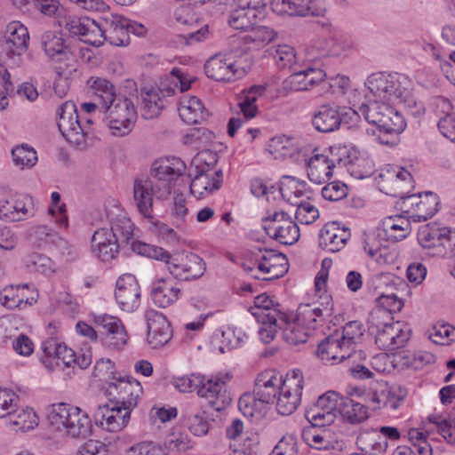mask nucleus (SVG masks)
Instances as JSON below:
<instances>
[{"instance_id":"obj_30","label":"nucleus","mask_w":455,"mask_h":455,"mask_svg":"<svg viewBox=\"0 0 455 455\" xmlns=\"http://www.w3.org/2000/svg\"><path fill=\"white\" fill-rule=\"evenodd\" d=\"M284 379L274 371H265L258 375L253 393L256 397L268 404L277 398L281 387H283Z\"/></svg>"},{"instance_id":"obj_2","label":"nucleus","mask_w":455,"mask_h":455,"mask_svg":"<svg viewBox=\"0 0 455 455\" xmlns=\"http://www.w3.org/2000/svg\"><path fill=\"white\" fill-rule=\"evenodd\" d=\"M134 224L124 214H117L110 220L108 232L124 248L130 245L132 251L164 262L169 273L177 280L192 281L202 277L206 263L196 253L170 254L164 249L134 240Z\"/></svg>"},{"instance_id":"obj_58","label":"nucleus","mask_w":455,"mask_h":455,"mask_svg":"<svg viewBox=\"0 0 455 455\" xmlns=\"http://www.w3.org/2000/svg\"><path fill=\"white\" fill-rule=\"evenodd\" d=\"M188 216V208L187 207V199L183 194L174 193L173 206L171 210L172 224L176 228H181L187 221Z\"/></svg>"},{"instance_id":"obj_23","label":"nucleus","mask_w":455,"mask_h":455,"mask_svg":"<svg viewBox=\"0 0 455 455\" xmlns=\"http://www.w3.org/2000/svg\"><path fill=\"white\" fill-rule=\"evenodd\" d=\"M103 43L108 41L115 46H124L130 43V20L117 14H110L100 20Z\"/></svg>"},{"instance_id":"obj_24","label":"nucleus","mask_w":455,"mask_h":455,"mask_svg":"<svg viewBox=\"0 0 455 455\" xmlns=\"http://www.w3.org/2000/svg\"><path fill=\"white\" fill-rule=\"evenodd\" d=\"M29 34L28 28L20 21H12L7 25L4 49L6 55L13 59L14 64H20V56L28 47Z\"/></svg>"},{"instance_id":"obj_12","label":"nucleus","mask_w":455,"mask_h":455,"mask_svg":"<svg viewBox=\"0 0 455 455\" xmlns=\"http://www.w3.org/2000/svg\"><path fill=\"white\" fill-rule=\"evenodd\" d=\"M263 228L273 239L285 245L295 243L299 238V228L285 212H275L263 220Z\"/></svg>"},{"instance_id":"obj_13","label":"nucleus","mask_w":455,"mask_h":455,"mask_svg":"<svg viewBox=\"0 0 455 455\" xmlns=\"http://www.w3.org/2000/svg\"><path fill=\"white\" fill-rule=\"evenodd\" d=\"M340 395L335 391H328L320 395L317 401L305 411L307 420L314 427L331 425L338 414Z\"/></svg>"},{"instance_id":"obj_47","label":"nucleus","mask_w":455,"mask_h":455,"mask_svg":"<svg viewBox=\"0 0 455 455\" xmlns=\"http://www.w3.org/2000/svg\"><path fill=\"white\" fill-rule=\"evenodd\" d=\"M251 254L254 258L256 267L261 273L269 271V268L274 267L275 265H281V263L287 261L286 256L283 253L267 248L255 247L251 251Z\"/></svg>"},{"instance_id":"obj_37","label":"nucleus","mask_w":455,"mask_h":455,"mask_svg":"<svg viewBox=\"0 0 455 455\" xmlns=\"http://www.w3.org/2000/svg\"><path fill=\"white\" fill-rule=\"evenodd\" d=\"M279 191L283 198L291 205L298 204L303 198L309 199L312 195V190L306 181L291 176L282 178Z\"/></svg>"},{"instance_id":"obj_22","label":"nucleus","mask_w":455,"mask_h":455,"mask_svg":"<svg viewBox=\"0 0 455 455\" xmlns=\"http://www.w3.org/2000/svg\"><path fill=\"white\" fill-rule=\"evenodd\" d=\"M272 10L277 14L290 16H323L326 11L318 0H272Z\"/></svg>"},{"instance_id":"obj_14","label":"nucleus","mask_w":455,"mask_h":455,"mask_svg":"<svg viewBox=\"0 0 455 455\" xmlns=\"http://www.w3.org/2000/svg\"><path fill=\"white\" fill-rule=\"evenodd\" d=\"M59 23L70 36H78L85 44L93 46L103 44L100 20L97 21L86 16L68 15L65 16L64 20H60Z\"/></svg>"},{"instance_id":"obj_16","label":"nucleus","mask_w":455,"mask_h":455,"mask_svg":"<svg viewBox=\"0 0 455 455\" xmlns=\"http://www.w3.org/2000/svg\"><path fill=\"white\" fill-rule=\"evenodd\" d=\"M266 92V87L260 84H255L241 92L238 106L243 117H232L228 124V133L234 137L236 131L242 127L244 120L254 118L259 114V108L256 104L258 99Z\"/></svg>"},{"instance_id":"obj_60","label":"nucleus","mask_w":455,"mask_h":455,"mask_svg":"<svg viewBox=\"0 0 455 455\" xmlns=\"http://www.w3.org/2000/svg\"><path fill=\"white\" fill-rule=\"evenodd\" d=\"M294 205L297 206L295 219L300 224L309 225L319 218L318 209L310 202L302 199Z\"/></svg>"},{"instance_id":"obj_63","label":"nucleus","mask_w":455,"mask_h":455,"mask_svg":"<svg viewBox=\"0 0 455 455\" xmlns=\"http://www.w3.org/2000/svg\"><path fill=\"white\" fill-rule=\"evenodd\" d=\"M147 220H148V229L151 233L168 243H174L177 241V234L173 228H170L164 222L155 220L154 217Z\"/></svg>"},{"instance_id":"obj_45","label":"nucleus","mask_w":455,"mask_h":455,"mask_svg":"<svg viewBox=\"0 0 455 455\" xmlns=\"http://www.w3.org/2000/svg\"><path fill=\"white\" fill-rule=\"evenodd\" d=\"M268 403L259 401L256 395L244 394L238 401V408L244 417L259 421L266 415Z\"/></svg>"},{"instance_id":"obj_56","label":"nucleus","mask_w":455,"mask_h":455,"mask_svg":"<svg viewBox=\"0 0 455 455\" xmlns=\"http://www.w3.org/2000/svg\"><path fill=\"white\" fill-rule=\"evenodd\" d=\"M167 80H171V84L168 87L163 85L161 89V91H165L167 95L175 94L176 91L186 92L190 88L192 83V79L188 77L179 68L172 69Z\"/></svg>"},{"instance_id":"obj_49","label":"nucleus","mask_w":455,"mask_h":455,"mask_svg":"<svg viewBox=\"0 0 455 455\" xmlns=\"http://www.w3.org/2000/svg\"><path fill=\"white\" fill-rule=\"evenodd\" d=\"M8 416L10 423L17 426L22 432L34 429L38 425V418L34 410L29 407L19 408L17 405Z\"/></svg>"},{"instance_id":"obj_40","label":"nucleus","mask_w":455,"mask_h":455,"mask_svg":"<svg viewBox=\"0 0 455 455\" xmlns=\"http://www.w3.org/2000/svg\"><path fill=\"white\" fill-rule=\"evenodd\" d=\"M179 115L188 124H200L208 114L197 97H183L180 101Z\"/></svg>"},{"instance_id":"obj_64","label":"nucleus","mask_w":455,"mask_h":455,"mask_svg":"<svg viewBox=\"0 0 455 455\" xmlns=\"http://www.w3.org/2000/svg\"><path fill=\"white\" fill-rule=\"evenodd\" d=\"M273 56L279 68H291L296 60L294 49L287 44L278 45Z\"/></svg>"},{"instance_id":"obj_52","label":"nucleus","mask_w":455,"mask_h":455,"mask_svg":"<svg viewBox=\"0 0 455 455\" xmlns=\"http://www.w3.org/2000/svg\"><path fill=\"white\" fill-rule=\"evenodd\" d=\"M27 268L30 272L51 275L55 272L54 262L47 256L37 252L28 255L24 259Z\"/></svg>"},{"instance_id":"obj_15","label":"nucleus","mask_w":455,"mask_h":455,"mask_svg":"<svg viewBox=\"0 0 455 455\" xmlns=\"http://www.w3.org/2000/svg\"><path fill=\"white\" fill-rule=\"evenodd\" d=\"M57 116V124L62 136L72 144L79 146L84 143L86 132L80 124L75 103L65 101L58 108Z\"/></svg>"},{"instance_id":"obj_39","label":"nucleus","mask_w":455,"mask_h":455,"mask_svg":"<svg viewBox=\"0 0 455 455\" xmlns=\"http://www.w3.org/2000/svg\"><path fill=\"white\" fill-rule=\"evenodd\" d=\"M367 399L372 410L386 408L393 411L400 407L403 400L386 384H379L377 388L371 389L367 395Z\"/></svg>"},{"instance_id":"obj_29","label":"nucleus","mask_w":455,"mask_h":455,"mask_svg":"<svg viewBox=\"0 0 455 455\" xmlns=\"http://www.w3.org/2000/svg\"><path fill=\"white\" fill-rule=\"evenodd\" d=\"M221 170L210 171L204 168L197 171L190 183V193L197 199H202L220 189L222 182Z\"/></svg>"},{"instance_id":"obj_1","label":"nucleus","mask_w":455,"mask_h":455,"mask_svg":"<svg viewBox=\"0 0 455 455\" xmlns=\"http://www.w3.org/2000/svg\"><path fill=\"white\" fill-rule=\"evenodd\" d=\"M365 85L369 103L359 107V113L371 124L377 126L378 140L382 145L395 146L406 128L403 116L391 105L399 103L412 90V82L399 73H374L368 76Z\"/></svg>"},{"instance_id":"obj_59","label":"nucleus","mask_w":455,"mask_h":455,"mask_svg":"<svg viewBox=\"0 0 455 455\" xmlns=\"http://www.w3.org/2000/svg\"><path fill=\"white\" fill-rule=\"evenodd\" d=\"M12 159L16 165L24 167H32L37 162V155L36 150L28 146H18L12 151Z\"/></svg>"},{"instance_id":"obj_35","label":"nucleus","mask_w":455,"mask_h":455,"mask_svg":"<svg viewBox=\"0 0 455 455\" xmlns=\"http://www.w3.org/2000/svg\"><path fill=\"white\" fill-rule=\"evenodd\" d=\"M34 215L33 199L30 196L8 201H0V219L5 221H20L27 216Z\"/></svg>"},{"instance_id":"obj_25","label":"nucleus","mask_w":455,"mask_h":455,"mask_svg":"<svg viewBox=\"0 0 455 455\" xmlns=\"http://www.w3.org/2000/svg\"><path fill=\"white\" fill-rule=\"evenodd\" d=\"M145 318L148 323L147 339L150 346L158 348L167 344L172 331L165 315L156 310L148 309L145 313Z\"/></svg>"},{"instance_id":"obj_11","label":"nucleus","mask_w":455,"mask_h":455,"mask_svg":"<svg viewBox=\"0 0 455 455\" xmlns=\"http://www.w3.org/2000/svg\"><path fill=\"white\" fill-rule=\"evenodd\" d=\"M303 390V375L300 370L296 369L289 371L281 387L280 393L275 399L276 410L281 415L292 414L301 402Z\"/></svg>"},{"instance_id":"obj_54","label":"nucleus","mask_w":455,"mask_h":455,"mask_svg":"<svg viewBox=\"0 0 455 455\" xmlns=\"http://www.w3.org/2000/svg\"><path fill=\"white\" fill-rule=\"evenodd\" d=\"M364 327L360 321H350L345 324L342 329L340 339L343 340V345L347 346V350H351L353 354L355 353V346L357 339H361L363 335Z\"/></svg>"},{"instance_id":"obj_51","label":"nucleus","mask_w":455,"mask_h":455,"mask_svg":"<svg viewBox=\"0 0 455 455\" xmlns=\"http://www.w3.org/2000/svg\"><path fill=\"white\" fill-rule=\"evenodd\" d=\"M448 228L425 226L418 234V241L425 248H440Z\"/></svg>"},{"instance_id":"obj_9","label":"nucleus","mask_w":455,"mask_h":455,"mask_svg":"<svg viewBox=\"0 0 455 455\" xmlns=\"http://www.w3.org/2000/svg\"><path fill=\"white\" fill-rule=\"evenodd\" d=\"M142 394L140 383L132 377L115 378L109 382L106 395L111 403L120 406L130 413L137 406L138 399Z\"/></svg>"},{"instance_id":"obj_34","label":"nucleus","mask_w":455,"mask_h":455,"mask_svg":"<svg viewBox=\"0 0 455 455\" xmlns=\"http://www.w3.org/2000/svg\"><path fill=\"white\" fill-rule=\"evenodd\" d=\"M259 7V1L252 3L247 0L238 9L230 12L228 20L229 26L237 30H250L257 23Z\"/></svg>"},{"instance_id":"obj_18","label":"nucleus","mask_w":455,"mask_h":455,"mask_svg":"<svg viewBox=\"0 0 455 455\" xmlns=\"http://www.w3.org/2000/svg\"><path fill=\"white\" fill-rule=\"evenodd\" d=\"M352 116H361L362 115L359 109L355 111L336 105H323L314 115L312 124L318 132H331L338 130L342 122L347 123V116L351 119Z\"/></svg>"},{"instance_id":"obj_6","label":"nucleus","mask_w":455,"mask_h":455,"mask_svg":"<svg viewBox=\"0 0 455 455\" xmlns=\"http://www.w3.org/2000/svg\"><path fill=\"white\" fill-rule=\"evenodd\" d=\"M47 419L56 430H65L73 438L86 437L91 431V419L87 413L68 403L51 405L47 411Z\"/></svg>"},{"instance_id":"obj_61","label":"nucleus","mask_w":455,"mask_h":455,"mask_svg":"<svg viewBox=\"0 0 455 455\" xmlns=\"http://www.w3.org/2000/svg\"><path fill=\"white\" fill-rule=\"evenodd\" d=\"M249 34L245 36L244 40L246 42H251L256 46H263L272 42L275 37V33L273 29L266 26L255 25L249 30Z\"/></svg>"},{"instance_id":"obj_17","label":"nucleus","mask_w":455,"mask_h":455,"mask_svg":"<svg viewBox=\"0 0 455 455\" xmlns=\"http://www.w3.org/2000/svg\"><path fill=\"white\" fill-rule=\"evenodd\" d=\"M228 373H219L206 377L198 388V395L209 400V404L217 411H220L229 403L230 398L226 394V385L230 380Z\"/></svg>"},{"instance_id":"obj_33","label":"nucleus","mask_w":455,"mask_h":455,"mask_svg":"<svg viewBox=\"0 0 455 455\" xmlns=\"http://www.w3.org/2000/svg\"><path fill=\"white\" fill-rule=\"evenodd\" d=\"M316 354L323 361L326 362H343L354 355L351 350H347V346L343 345V340L338 332L328 336L323 340L318 345Z\"/></svg>"},{"instance_id":"obj_26","label":"nucleus","mask_w":455,"mask_h":455,"mask_svg":"<svg viewBox=\"0 0 455 455\" xmlns=\"http://www.w3.org/2000/svg\"><path fill=\"white\" fill-rule=\"evenodd\" d=\"M94 323L104 331V344L114 349H120L127 342V333L122 321L115 316L101 315L94 317Z\"/></svg>"},{"instance_id":"obj_36","label":"nucleus","mask_w":455,"mask_h":455,"mask_svg":"<svg viewBox=\"0 0 455 455\" xmlns=\"http://www.w3.org/2000/svg\"><path fill=\"white\" fill-rule=\"evenodd\" d=\"M358 448L366 455H382L387 451L388 442L377 428H362L356 438Z\"/></svg>"},{"instance_id":"obj_43","label":"nucleus","mask_w":455,"mask_h":455,"mask_svg":"<svg viewBox=\"0 0 455 455\" xmlns=\"http://www.w3.org/2000/svg\"><path fill=\"white\" fill-rule=\"evenodd\" d=\"M339 414L350 424H359L369 417L368 408L350 397L340 395Z\"/></svg>"},{"instance_id":"obj_20","label":"nucleus","mask_w":455,"mask_h":455,"mask_svg":"<svg viewBox=\"0 0 455 455\" xmlns=\"http://www.w3.org/2000/svg\"><path fill=\"white\" fill-rule=\"evenodd\" d=\"M93 419L95 424L100 428L116 433L124 429L130 421L131 413L124 411L120 406L112 403L98 405L94 413Z\"/></svg>"},{"instance_id":"obj_5","label":"nucleus","mask_w":455,"mask_h":455,"mask_svg":"<svg viewBox=\"0 0 455 455\" xmlns=\"http://www.w3.org/2000/svg\"><path fill=\"white\" fill-rule=\"evenodd\" d=\"M393 317L383 309H374L368 319V331L375 336V343L383 350H395L404 346L409 332L403 330L400 322L393 323Z\"/></svg>"},{"instance_id":"obj_38","label":"nucleus","mask_w":455,"mask_h":455,"mask_svg":"<svg viewBox=\"0 0 455 455\" xmlns=\"http://www.w3.org/2000/svg\"><path fill=\"white\" fill-rule=\"evenodd\" d=\"M180 294V289L172 280L162 278L154 283L151 290L153 302L160 307H167L175 303Z\"/></svg>"},{"instance_id":"obj_4","label":"nucleus","mask_w":455,"mask_h":455,"mask_svg":"<svg viewBox=\"0 0 455 455\" xmlns=\"http://www.w3.org/2000/svg\"><path fill=\"white\" fill-rule=\"evenodd\" d=\"M346 146H332L330 148L331 156L324 154H314L305 159L307 177L315 184H323L332 177L333 168L336 164L347 166L351 175L355 179H364L372 173V166L368 160L356 158L351 160L347 155Z\"/></svg>"},{"instance_id":"obj_27","label":"nucleus","mask_w":455,"mask_h":455,"mask_svg":"<svg viewBox=\"0 0 455 455\" xmlns=\"http://www.w3.org/2000/svg\"><path fill=\"white\" fill-rule=\"evenodd\" d=\"M351 236L347 228L340 227L338 222L325 224L319 233V246L330 252L339 251L343 249Z\"/></svg>"},{"instance_id":"obj_41","label":"nucleus","mask_w":455,"mask_h":455,"mask_svg":"<svg viewBox=\"0 0 455 455\" xmlns=\"http://www.w3.org/2000/svg\"><path fill=\"white\" fill-rule=\"evenodd\" d=\"M87 85L91 92L100 100L102 110L119 97L114 84L106 78L92 76L88 79Z\"/></svg>"},{"instance_id":"obj_7","label":"nucleus","mask_w":455,"mask_h":455,"mask_svg":"<svg viewBox=\"0 0 455 455\" xmlns=\"http://www.w3.org/2000/svg\"><path fill=\"white\" fill-rule=\"evenodd\" d=\"M251 312L261 324L258 331L259 339L265 344L270 343L276 335V326L285 323V312L282 310L279 303H275L267 294L255 298Z\"/></svg>"},{"instance_id":"obj_62","label":"nucleus","mask_w":455,"mask_h":455,"mask_svg":"<svg viewBox=\"0 0 455 455\" xmlns=\"http://www.w3.org/2000/svg\"><path fill=\"white\" fill-rule=\"evenodd\" d=\"M428 420L436 427L437 432L449 443L455 445V424L441 416H429Z\"/></svg>"},{"instance_id":"obj_19","label":"nucleus","mask_w":455,"mask_h":455,"mask_svg":"<svg viewBox=\"0 0 455 455\" xmlns=\"http://www.w3.org/2000/svg\"><path fill=\"white\" fill-rule=\"evenodd\" d=\"M206 76L217 82H230L242 78L245 70L235 65L232 58L222 54L212 56L204 64Z\"/></svg>"},{"instance_id":"obj_53","label":"nucleus","mask_w":455,"mask_h":455,"mask_svg":"<svg viewBox=\"0 0 455 455\" xmlns=\"http://www.w3.org/2000/svg\"><path fill=\"white\" fill-rule=\"evenodd\" d=\"M419 197L420 200L412 202L411 204L416 205L419 213V218L427 220L438 212L439 197L431 191L425 192L423 196L419 194Z\"/></svg>"},{"instance_id":"obj_10","label":"nucleus","mask_w":455,"mask_h":455,"mask_svg":"<svg viewBox=\"0 0 455 455\" xmlns=\"http://www.w3.org/2000/svg\"><path fill=\"white\" fill-rule=\"evenodd\" d=\"M320 300L311 304H301L297 310L295 320L309 333L318 325L330 320L334 313V305L330 294L323 293Z\"/></svg>"},{"instance_id":"obj_46","label":"nucleus","mask_w":455,"mask_h":455,"mask_svg":"<svg viewBox=\"0 0 455 455\" xmlns=\"http://www.w3.org/2000/svg\"><path fill=\"white\" fill-rule=\"evenodd\" d=\"M28 286L23 285H9L0 291V303L10 309L22 307L23 305H31L28 297L25 294Z\"/></svg>"},{"instance_id":"obj_21","label":"nucleus","mask_w":455,"mask_h":455,"mask_svg":"<svg viewBox=\"0 0 455 455\" xmlns=\"http://www.w3.org/2000/svg\"><path fill=\"white\" fill-rule=\"evenodd\" d=\"M115 299L125 312H133L140 305V287L132 275H124L116 281Z\"/></svg>"},{"instance_id":"obj_55","label":"nucleus","mask_w":455,"mask_h":455,"mask_svg":"<svg viewBox=\"0 0 455 455\" xmlns=\"http://www.w3.org/2000/svg\"><path fill=\"white\" fill-rule=\"evenodd\" d=\"M44 351L48 357L54 355L57 365L60 364V362L66 366H70L71 363H76V353L64 344L52 341L50 343V347H44Z\"/></svg>"},{"instance_id":"obj_8","label":"nucleus","mask_w":455,"mask_h":455,"mask_svg":"<svg viewBox=\"0 0 455 455\" xmlns=\"http://www.w3.org/2000/svg\"><path fill=\"white\" fill-rule=\"evenodd\" d=\"M103 111L108 113V127L112 135L123 137L133 129L137 120V111L131 99L119 96Z\"/></svg>"},{"instance_id":"obj_32","label":"nucleus","mask_w":455,"mask_h":455,"mask_svg":"<svg viewBox=\"0 0 455 455\" xmlns=\"http://www.w3.org/2000/svg\"><path fill=\"white\" fill-rule=\"evenodd\" d=\"M122 248L124 247L110 235L108 228H100L94 232L92 251L100 260L110 261L117 256Z\"/></svg>"},{"instance_id":"obj_48","label":"nucleus","mask_w":455,"mask_h":455,"mask_svg":"<svg viewBox=\"0 0 455 455\" xmlns=\"http://www.w3.org/2000/svg\"><path fill=\"white\" fill-rule=\"evenodd\" d=\"M283 331V339L290 345L297 346L307 342L309 333L295 319L291 322L289 315L285 313V323L276 326V332Z\"/></svg>"},{"instance_id":"obj_50","label":"nucleus","mask_w":455,"mask_h":455,"mask_svg":"<svg viewBox=\"0 0 455 455\" xmlns=\"http://www.w3.org/2000/svg\"><path fill=\"white\" fill-rule=\"evenodd\" d=\"M164 103L155 89L141 92V116L145 119H152L159 116Z\"/></svg>"},{"instance_id":"obj_44","label":"nucleus","mask_w":455,"mask_h":455,"mask_svg":"<svg viewBox=\"0 0 455 455\" xmlns=\"http://www.w3.org/2000/svg\"><path fill=\"white\" fill-rule=\"evenodd\" d=\"M383 230L387 240L398 242L407 237L411 231L410 220L402 216H390L383 221Z\"/></svg>"},{"instance_id":"obj_28","label":"nucleus","mask_w":455,"mask_h":455,"mask_svg":"<svg viewBox=\"0 0 455 455\" xmlns=\"http://www.w3.org/2000/svg\"><path fill=\"white\" fill-rule=\"evenodd\" d=\"M41 45L45 55L55 62L69 61L74 54L62 34L46 31L41 36Z\"/></svg>"},{"instance_id":"obj_42","label":"nucleus","mask_w":455,"mask_h":455,"mask_svg":"<svg viewBox=\"0 0 455 455\" xmlns=\"http://www.w3.org/2000/svg\"><path fill=\"white\" fill-rule=\"evenodd\" d=\"M340 54V46L334 38H319L315 41L308 50L309 63L321 68V60L328 56H338Z\"/></svg>"},{"instance_id":"obj_3","label":"nucleus","mask_w":455,"mask_h":455,"mask_svg":"<svg viewBox=\"0 0 455 455\" xmlns=\"http://www.w3.org/2000/svg\"><path fill=\"white\" fill-rule=\"evenodd\" d=\"M177 168L165 162H154L151 177L136 179L133 182V202L141 216L153 218L154 197L164 200L171 194L176 180L184 173V164L179 163Z\"/></svg>"},{"instance_id":"obj_57","label":"nucleus","mask_w":455,"mask_h":455,"mask_svg":"<svg viewBox=\"0 0 455 455\" xmlns=\"http://www.w3.org/2000/svg\"><path fill=\"white\" fill-rule=\"evenodd\" d=\"M311 425L302 431L303 441L311 448L316 450H327L331 447V442L326 438L327 433L323 431L318 433L316 428Z\"/></svg>"},{"instance_id":"obj_31","label":"nucleus","mask_w":455,"mask_h":455,"mask_svg":"<svg viewBox=\"0 0 455 455\" xmlns=\"http://www.w3.org/2000/svg\"><path fill=\"white\" fill-rule=\"evenodd\" d=\"M325 76L324 70L308 62L303 69L294 68L287 83L293 91H306L323 81Z\"/></svg>"}]
</instances>
